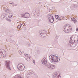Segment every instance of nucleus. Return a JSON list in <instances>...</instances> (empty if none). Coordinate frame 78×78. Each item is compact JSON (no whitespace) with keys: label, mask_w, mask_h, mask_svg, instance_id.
Masks as SVG:
<instances>
[{"label":"nucleus","mask_w":78,"mask_h":78,"mask_svg":"<svg viewBox=\"0 0 78 78\" xmlns=\"http://www.w3.org/2000/svg\"><path fill=\"white\" fill-rule=\"evenodd\" d=\"M50 61L52 63H56L60 61V59L58 57L56 56V55H51L49 57Z\"/></svg>","instance_id":"obj_1"},{"label":"nucleus","mask_w":78,"mask_h":78,"mask_svg":"<svg viewBox=\"0 0 78 78\" xmlns=\"http://www.w3.org/2000/svg\"><path fill=\"white\" fill-rule=\"evenodd\" d=\"M75 36L73 35L70 38V40L69 41V44L71 45V47H75L76 46V44H75Z\"/></svg>","instance_id":"obj_2"},{"label":"nucleus","mask_w":78,"mask_h":78,"mask_svg":"<svg viewBox=\"0 0 78 78\" xmlns=\"http://www.w3.org/2000/svg\"><path fill=\"white\" fill-rule=\"evenodd\" d=\"M6 53L5 50L3 49H0V58H3L6 56Z\"/></svg>","instance_id":"obj_3"},{"label":"nucleus","mask_w":78,"mask_h":78,"mask_svg":"<svg viewBox=\"0 0 78 78\" xmlns=\"http://www.w3.org/2000/svg\"><path fill=\"white\" fill-rule=\"evenodd\" d=\"M40 34V36L41 37L43 38L46 37V36H47V32L44 31L43 30H40L39 32Z\"/></svg>","instance_id":"obj_4"},{"label":"nucleus","mask_w":78,"mask_h":78,"mask_svg":"<svg viewBox=\"0 0 78 78\" xmlns=\"http://www.w3.org/2000/svg\"><path fill=\"white\" fill-rule=\"evenodd\" d=\"M72 31V28L70 27H67V26H66L64 27V31L66 33H69Z\"/></svg>","instance_id":"obj_5"},{"label":"nucleus","mask_w":78,"mask_h":78,"mask_svg":"<svg viewBox=\"0 0 78 78\" xmlns=\"http://www.w3.org/2000/svg\"><path fill=\"white\" fill-rule=\"evenodd\" d=\"M47 67L50 69H54L55 68V65H51L50 63H48L46 65Z\"/></svg>","instance_id":"obj_6"},{"label":"nucleus","mask_w":78,"mask_h":78,"mask_svg":"<svg viewBox=\"0 0 78 78\" xmlns=\"http://www.w3.org/2000/svg\"><path fill=\"white\" fill-rule=\"evenodd\" d=\"M23 66L22 65H20V64L18 65L17 66V68L20 71H23L25 69V66L23 65Z\"/></svg>","instance_id":"obj_7"},{"label":"nucleus","mask_w":78,"mask_h":78,"mask_svg":"<svg viewBox=\"0 0 78 78\" xmlns=\"http://www.w3.org/2000/svg\"><path fill=\"white\" fill-rule=\"evenodd\" d=\"M10 62H11L9 61H5V65L7 69H9V70H11V68H10V66L9 65V64H10Z\"/></svg>","instance_id":"obj_8"},{"label":"nucleus","mask_w":78,"mask_h":78,"mask_svg":"<svg viewBox=\"0 0 78 78\" xmlns=\"http://www.w3.org/2000/svg\"><path fill=\"white\" fill-rule=\"evenodd\" d=\"M41 62L42 64H43V65H46L47 64V59L46 58H43L41 60Z\"/></svg>","instance_id":"obj_9"},{"label":"nucleus","mask_w":78,"mask_h":78,"mask_svg":"<svg viewBox=\"0 0 78 78\" xmlns=\"http://www.w3.org/2000/svg\"><path fill=\"white\" fill-rule=\"evenodd\" d=\"M22 17L26 18V19H28V18L30 17V16L29 15L27 14V13H26L25 14L22 15Z\"/></svg>","instance_id":"obj_10"},{"label":"nucleus","mask_w":78,"mask_h":78,"mask_svg":"<svg viewBox=\"0 0 78 78\" xmlns=\"http://www.w3.org/2000/svg\"><path fill=\"white\" fill-rule=\"evenodd\" d=\"M48 17L49 20H50V19H53V16H52V15H51L50 14H48Z\"/></svg>","instance_id":"obj_11"},{"label":"nucleus","mask_w":78,"mask_h":78,"mask_svg":"<svg viewBox=\"0 0 78 78\" xmlns=\"http://www.w3.org/2000/svg\"><path fill=\"white\" fill-rule=\"evenodd\" d=\"M14 78H22V77L19 75H16L14 76Z\"/></svg>","instance_id":"obj_12"},{"label":"nucleus","mask_w":78,"mask_h":78,"mask_svg":"<svg viewBox=\"0 0 78 78\" xmlns=\"http://www.w3.org/2000/svg\"><path fill=\"white\" fill-rule=\"evenodd\" d=\"M6 14L3 13L1 17V18H3V19H4L5 17H6Z\"/></svg>","instance_id":"obj_13"},{"label":"nucleus","mask_w":78,"mask_h":78,"mask_svg":"<svg viewBox=\"0 0 78 78\" xmlns=\"http://www.w3.org/2000/svg\"><path fill=\"white\" fill-rule=\"evenodd\" d=\"M70 8L72 9H75V6L74 5H72L70 7Z\"/></svg>","instance_id":"obj_14"},{"label":"nucleus","mask_w":78,"mask_h":78,"mask_svg":"<svg viewBox=\"0 0 78 78\" xmlns=\"http://www.w3.org/2000/svg\"><path fill=\"white\" fill-rule=\"evenodd\" d=\"M25 56L26 57H27L28 58H29L30 59H31V57L30 56H28V54H24Z\"/></svg>","instance_id":"obj_15"},{"label":"nucleus","mask_w":78,"mask_h":78,"mask_svg":"<svg viewBox=\"0 0 78 78\" xmlns=\"http://www.w3.org/2000/svg\"><path fill=\"white\" fill-rule=\"evenodd\" d=\"M49 20L50 22H51V23H53V22L54 21V19H53V18Z\"/></svg>","instance_id":"obj_16"},{"label":"nucleus","mask_w":78,"mask_h":78,"mask_svg":"<svg viewBox=\"0 0 78 78\" xmlns=\"http://www.w3.org/2000/svg\"><path fill=\"white\" fill-rule=\"evenodd\" d=\"M13 16V15H12V13H10L9 14V18H11Z\"/></svg>","instance_id":"obj_17"},{"label":"nucleus","mask_w":78,"mask_h":78,"mask_svg":"<svg viewBox=\"0 0 78 78\" xmlns=\"http://www.w3.org/2000/svg\"><path fill=\"white\" fill-rule=\"evenodd\" d=\"M33 75H34V78H37L38 77L37 75H36V74L35 73H34V74Z\"/></svg>","instance_id":"obj_18"},{"label":"nucleus","mask_w":78,"mask_h":78,"mask_svg":"<svg viewBox=\"0 0 78 78\" xmlns=\"http://www.w3.org/2000/svg\"><path fill=\"white\" fill-rule=\"evenodd\" d=\"M29 73H30V75H31V74H33V75H34V73H34L32 70H30L29 72Z\"/></svg>","instance_id":"obj_19"},{"label":"nucleus","mask_w":78,"mask_h":78,"mask_svg":"<svg viewBox=\"0 0 78 78\" xmlns=\"http://www.w3.org/2000/svg\"><path fill=\"white\" fill-rule=\"evenodd\" d=\"M5 12H7V13H9V12H10L11 10H10L9 9H7L5 10Z\"/></svg>","instance_id":"obj_20"},{"label":"nucleus","mask_w":78,"mask_h":78,"mask_svg":"<svg viewBox=\"0 0 78 78\" xmlns=\"http://www.w3.org/2000/svg\"><path fill=\"white\" fill-rule=\"evenodd\" d=\"M55 19H58L59 18V16L58 15H55Z\"/></svg>","instance_id":"obj_21"},{"label":"nucleus","mask_w":78,"mask_h":78,"mask_svg":"<svg viewBox=\"0 0 78 78\" xmlns=\"http://www.w3.org/2000/svg\"><path fill=\"white\" fill-rule=\"evenodd\" d=\"M64 19V17L63 16H61L59 17V18L58 19V20H62Z\"/></svg>","instance_id":"obj_22"},{"label":"nucleus","mask_w":78,"mask_h":78,"mask_svg":"<svg viewBox=\"0 0 78 78\" xmlns=\"http://www.w3.org/2000/svg\"><path fill=\"white\" fill-rule=\"evenodd\" d=\"M27 47H30V46H31V44H30V43H28L27 44Z\"/></svg>","instance_id":"obj_23"},{"label":"nucleus","mask_w":78,"mask_h":78,"mask_svg":"<svg viewBox=\"0 0 78 78\" xmlns=\"http://www.w3.org/2000/svg\"><path fill=\"white\" fill-rule=\"evenodd\" d=\"M54 42H57V41H58V39L57 37H55V39L54 40Z\"/></svg>","instance_id":"obj_24"},{"label":"nucleus","mask_w":78,"mask_h":78,"mask_svg":"<svg viewBox=\"0 0 78 78\" xmlns=\"http://www.w3.org/2000/svg\"><path fill=\"white\" fill-rule=\"evenodd\" d=\"M20 28H21V26L18 25L17 27V29H18V28H19V29H20Z\"/></svg>","instance_id":"obj_25"},{"label":"nucleus","mask_w":78,"mask_h":78,"mask_svg":"<svg viewBox=\"0 0 78 78\" xmlns=\"http://www.w3.org/2000/svg\"><path fill=\"white\" fill-rule=\"evenodd\" d=\"M73 21L74 22V23H75V22H77V20H76L75 18H74Z\"/></svg>","instance_id":"obj_26"},{"label":"nucleus","mask_w":78,"mask_h":78,"mask_svg":"<svg viewBox=\"0 0 78 78\" xmlns=\"http://www.w3.org/2000/svg\"><path fill=\"white\" fill-rule=\"evenodd\" d=\"M19 53L20 55H22V52H21V51H19Z\"/></svg>","instance_id":"obj_27"},{"label":"nucleus","mask_w":78,"mask_h":78,"mask_svg":"<svg viewBox=\"0 0 78 78\" xmlns=\"http://www.w3.org/2000/svg\"><path fill=\"white\" fill-rule=\"evenodd\" d=\"M74 19V18H72V19H71V20L72 21H73Z\"/></svg>","instance_id":"obj_28"},{"label":"nucleus","mask_w":78,"mask_h":78,"mask_svg":"<svg viewBox=\"0 0 78 78\" xmlns=\"http://www.w3.org/2000/svg\"><path fill=\"white\" fill-rule=\"evenodd\" d=\"M7 20L8 21H9V22H11V20H9V19H7Z\"/></svg>","instance_id":"obj_29"},{"label":"nucleus","mask_w":78,"mask_h":78,"mask_svg":"<svg viewBox=\"0 0 78 78\" xmlns=\"http://www.w3.org/2000/svg\"><path fill=\"white\" fill-rule=\"evenodd\" d=\"M77 40H76V41H78V36H77L76 37Z\"/></svg>","instance_id":"obj_30"},{"label":"nucleus","mask_w":78,"mask_h":78,"mask_svg":"<svg viewBox=\"0 0 78 78\" xmlns=\"http://www.w3.org/2000/svg\"><path fill=\"white\" fill-rule=\"evenodd\" d=\"M33 63H34V64L35 63V61L34 60H33Z\"/></svg>","instance_id":"obj_31"},{"label":"nucleus","mask_w":78,"mask_h":78,"mask_svg":"<svg viewBox=\"0 0 78 78\" xmlns=\"http://www.w3.org/2000/svg\"><path fill=\"white\" fill-rule=\"evenodd\" d=\"M12 5H13L14 4V2H12Z\"/></svg>","instance_id":"obj_32"},{"label":"nucleus","mask_w":78,"mask_h":78,"mask_svg":"<svg viewBox=\"0 0 78 78\" xmlns=\"http://www.w3.org/2000/svg\"><path fill=\"white\" fill-rule=\"evenodd\" d=\"M26 60H27V61H28V58H26Z\"/></svg>","instance_id":"obj_33"},{"label":"nucleus","mask_w":78,"mask_h":78,"mask_svg":"<svg viewBox=\"0 0 78 78\" xmlns=\"http://www.w3.org/2000/svg\"><path fill=\"white\" fill-rule=\"evenodd\" d=\"M38 14H37V16H39V12H38V13H37Z\"/></svg>","instance_id":"obj_34"},{"label":"nucleus","mask_w":78,"mask_h":78,"mask_svg":"<svg viewBox=\"0 0 78 78\" xmlns=\"http://www.w3.org/2000/svg\"><path fill=\"white\" fill-rule=\"evenodd\" d=\"M78 31V28H76V31Z\"/></svg>","instance_id":"obj_35"},{"label":"nucleus","mask_w":78,"mask_h":78,"mask_svg":"<svg viewBox=\"0 0 78 78\" xmlns=\"http://www.w3.org/2000/svg\"><path fill=\"white\" fill-rule=\"evenodd\" d=\"M52 9H55V7H52Z\"/></svg>","instance_id":"obj_36"},{"label":"nucleus","mask_w":78,"mask_h":78,"mask_svg":"<svg viewBox=\"0 0 78 78\" xmlns=\"http://www.w3.org/2000/svg\"><path fill=\"white\" fill-rule=\"evenodd\" d=\"M20 26H21H21H22V24H20Z\"/></svg>","instance_id":"obj_37"},{"label":"nucleus","mask_w":78,"mask_h":78,"mask_svg":"<svg viewBox=\"0 0 78 78\" xmlns=\"http://www.w3.org/2000/svg\"><path fill=\"white\" fill-rule=\"evenodd\" d=\"M12 2H9V3L10 4H10H12Z\"/></svg>","instance_id":"obj_38"},{"label":"nucleus","mask_w":78,"mask_h":78,"mask_svg":"<svg viewBox=\"0 0 78 78\" xmlns=\"http://www.w3.org/2000/svg\"><path fill=\"white\" fill-rule=\"evenodd\" d=\"M14 6H17V4H16L14 5H13Z\"/></svg>","instance_id":"obj_39"},{"label":"nucleus","mask_w":78,"mask_h":78,"mask_svg":"<svg viewBox=\"0 0 78 78\" xmlns=\"http://www.w3.org/2000/svg\"><path fill=\"white\" fill-rule=\"evenodd\" d=\"M37 51L38 52H40V51H39V50H37Z\"/></svg>","instance_id":"obj_40"}]
</instances>
